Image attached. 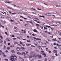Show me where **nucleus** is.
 Wrapping results in <instances>:
<instances>
[{
  "label": "nucleus",
  "instance_id": "1",
  "mask_svg": "<svg viewBox=\"0 0 61 61\" xmlns=\"http://www.w3.org/2000/svg\"><path fill=\"white\" fill-rule=\"evenodd\" d=\"M39 4H40V5L41 6H43L44 7H46V5H47V6L48 5L46 3H41V2L39 3V2H37L36 3V5H39Z\"/></svg>",
  "mask_w": 61,
  "mask_h": 61
},
{
  "label": "nucleus",
  "instance_id": "2",
  "mask_svg": "<svg viewBox=\"0 0 61 61\" xmlns=\"http://www.w3.org/2000/svg\"><path fill=\"white\" fill-rule=\"evenodd\" d=\"M17 59V57L15 56H12L10 58V59L11 61H14Z\"/></svg>",
  "mask_w": 61,
  "mask_h": 61
},
{
  "label": "nucleus",
  "instance_id": "3",
  "mask_svg": "<svg viewBox=\"0 0 61 61\" xmlns=\"http://www.w3.org/2000/svg\"><path fill=\"white\" fill-rule=\"evenodd\" d=\"M30 56L29 57V58H32L33 57V56L34 57L36 58L37 57V56L36 54H34V53L32 52H31L30 53Z\"/></svg>",
  "mask_w": 61,
  "mask_h": 61
},
{
  "label": "nucleus",
  "instance_id": "4",
  "mask_svg": "<svg viewBox=\"0 0 61 61\" xmlns=\"http://www.w3.org/2000/svg\"><path fill=\"white\" fill-rule=\"evenodd\" d=\"M14 30L15 32H17V28L16 27H14Z\"/></svg>",
  "mask_w": 61,
  "mask_h": 61
},
{
  "label": "nucleus",
  "instance_id": "5",
  "mask_svg": "<svg viewBox=\"0 0 61 61\" xmlns=\"http://www.w3.org/2000/svg\"><path fill=\"white\" fill-rule=\"evenodd\" d=\"M29 56V55L28 54H26L24 56V57L25 58H27Z\"/></svg>",
  "mask_w": 61,
  "mask_h": 61
},
{
  "label": "nucleus",
  "instance_id": "6",
  "mask_svg": "<svg viewBox=\"0 0 61 61\" xmlns=\"http://www.w3.org/2000/svg\"><path fill=\"white\" fill-rule=\"evenodd\" d=\"M46 51H48V52L49 53H51V51H48V49L47 48H46Z\"/></svg>",
  "mask_w": 61,
  "mask_h": 61
},
{
  "label": "nucleus",
  "instance_id": "7",
  "mask_svg": "<svg viewBox=\"0 0 61 61\" xmlns=\"http://www.w3.org/2000/svg\"><path fill=\"white\" fill-rule=\"evenodd\" d=\"M44 19L46 21H49V19L47 18H45Z\"/></svg>",
  "mask_w": 61,
  "mask_h": 61
},
{
  "label": "nucleus",
  "instance_id": "8",
  "mask_svg": "<svg viewBox=\"0 0 61 61\" xmlns=\"http://www.w3.org/2000/svg\"><path fill=\"white\" fill-rule=\"evenodd\" d=\"M43 54L44 56L45 57H46V53H45V52H43Z\"/></svg>",
  "mask_w": 61,
  "mask_h": 61
},
{
  "label": "nucleus",
  "instance_id": "9",
  "mask_svg": "<svg viewBox=\"0 0 61 61\" xmlns=\"http://www.w3.org/2000/svg\"><path fill=\"white\" fill-rule=\"evenodd\" d=\"M38 57H39V58H42V56L41 55H38Z\"/></svg>",
  "mask_w": 61,
  "mask_h": 61
},
{
  "label": "nucleus",
  "instance_id": "10",
  "mask_svg": "<svg viewBox=\"0 0 61 61\" xmlns=\"http://www.w3.org/2000/svg\"><path fill=\"white\" fill-rule=\"evenodd\" d=\"M0 17H1V18H4V16H3V15L0 14Z\"/></svg>",
  "mask_w": 61,
  "mask_h": 61
},
{
  "label": "nucleus",
  "instance_id": "11",
  "mask_svg": "<svg viewBox=\"0 0 61 61\" xmlns=\"http://www.w3.org/2000/svg\"><path fill=\"white\" fill-rule=\"evenodd\" d=\"M5 3H6V5H7V3H11V2H10L9 1H8V2H7V1H6L5 2Z\"/></svg>",
  "mask_w": 61,
  "mask_h": 61
},
{
  "label": "nucleus",
  "instance_id": "12",
  "mask_svg": "<svg viewBox=\"0 0 61 61\" xmlns=\"http://www.w3.org/2000/svg\"><path fill=\"white\" fill-rule=\"evenodd\" d=\"M0 42L1 43H2V44H3L4 43V42L3 41H1V39L0 38Z\"/></svg>",
  "mask_w": 61,
  "mask_h": 61
},
{
  "label": "nucleus",
  "instance_id": "13",
  "mask_svg": "<svg viewBox=\"0 0 61 61\" xmlns=\"http://www.w3.org/2000/svg\"><path fill=\"white\" fill-rule=\"evenodd\" d=\"M21 14H22V15H27V14H26L24 13H23L22 12H21Z\"/></svg>",
  "mask_w": 61,
  "mask_h": 61
},
{
  "label": "nucleus",
  "instance_id": "14",
  "mask_svg": "<svg viewBox=\"0 0 61 61\" xmlns=\"http://www.w3.org/2000/svg\"><path fill=\"white\" fill-rule=\"evenodd\" d=\"M30 45H31V44H26V46H30Z\"/></svg>",
  "mask_w": 61,
  "mask_h": 61
},
{
  "label": "nucleus",
  "instance_id": "15",
  "mask_svg": "<svg viewBox=\"0 0 61 61\" xmlns=\"http://www.w3.org/2000/svg\"><path fill=\"white\" fill-rule=\"evenodd\" d=\"M25 26V27H28V25L27 24H25L24 25Z\"/></svg>",
  "mask_w": 61,
  "mask_h": 61
},
{
  "label": "nucleus",
  "instance_id": "16",
  "mask_svg": "<svg viewBox=\"0 0 61 61\" xmlns=\"http://www.w3.org/2000/svg\"><path fill=\"white\" fill-rule=\"evenodd\" d=\"M28 50L29 51H31L32 50V48H29Z\"/></svg>",
  "mask_w": 61,
  "mask_h": 61
},
{
  "label": "nucleus",
  "instance_id": "17",
  "mask_svg": "<svg viewBox=\"0 0 61 61\" xmlns=\"http://www.w3.org/2000/svg\"><path fill=\"white\" fill-rule=\"evenodd\" d=\"M0 53H1V54H4V53H3V52L1 50H0Z\"/></svg>",
  "mask_w": 61,
  "mask_h": 61
},
{
  "label": "nucleus",
  "instance_id": "18",
  "mask_svg": "<svg viewBox=\"0 0 61 61\" xmlns=\"http://www.w3.org/2000/svg\"><path fill=\"white\" fill-rule=\"evenodd\" d=\"M53 52H54V53H57V51H56V50H54L53 51Z\"/></svg>",
  "mask_w": 61,
  "mask_h": 61
},
{
  "label": "nucleus",
  "instance_id": "19",
  "mask_svg": "<svg viewBox=\"0 0 61 61\" xmlns=\"http://www.w3.org/2000/svg\"><path fill=\"white\" fill-rule=\"evenodd\" d=\"M34 32H36V33H37V30H36V29H34L33 30Z\"/></svg>",
  "mask_w": 61,
  "mask_h": 61
},
{
  "label": "nucleus",
  "instance_id": "20",
  "mask_svg": "<svg viewBox=\"0 0 61 61\" xmlns=\"http://www.w3.org/2000/svg\"><path fill=\"white\" fill-rule=\"evenodd\" d=\"M11 52L12 53H15V51L13 50H12L11 51Z\"/></svg>",
  "mask_w": 61,
  "mask_h": 61
},
{
  "label": "nucleus",
  "instance_id": "21",
  "mask_svg": "<svg viewBox=\"0 0 61 61\" xmlns=\"http://www.w3.org/2000/svg\"><path fill=\"white\" fill-rule=\"evenodd\" d=\"M14 43L15 45H16V44H18L17 42H15V41L14 42Z\"/></svg>",
  "mask_w": 61,
  "mask_h": 61
},
{
  "label": "nucleus",
  "instance_id": "22",
  "mask_svg": "<svg viewBox=\"0 0 61 61\" xmlns=\"http://www.w3.org/2000/svg\"><path fill=\"white\" fill-rule=\"evenodd\" d=\"M0 38L1 39H3V37H2V36H1V35H0Z\"/></svg>",
  "mask_w": 61,
  "mask_h": 61
},
{
  "label": "nucleus",
  "instance_id": "23",
  "mask_svg": "<svg viewBox=\"0 0 61 61\" xmlns=\"http://www.w3.org/2000/svg\"><path fill=\"white\" fill-rule=\"evenodd\" d=\"M27 42H31V41L30 40H29V41L28 40H27Z\"/></svg>",
  "mask_w": 61,
  "mask_h": 61
},
{
  "label": "nucleus",
  "instance_id": "24",
  "mask_svg": "<svg viewBox=\"0 0 61 61\" xmlns=\"http://www.w3.org/2000/svg\"><path fill=\"white\" fill-rule=\"evenodd\" d=\"M10 21H11V22H14V20H12L11 19H10Z\"/></svg>",
  "mask_w": 61,
  "mask_h": 61
},
{
  "label": "nucleus",
  "instance_id": "25",
  "mask_svg": "<svg viewBox=\"0 0 61 61\" xmlns=\"http://www.w3.org/2000/svg\"><path fill=\"white\" fill-rule=\"evenodd\" d=\"M6 40H7V41H10V40H9V39H8V38H7Z\"/></svg>",
  "mask_w": 61,
  "mask_h": 61
},
{
  "label": "nucleus",
  "instance_id": "26",
  "mask_svg": "<svg viewBox=\"0 0 61 61\" xmlns=\"http://www.w3.org/2000/svg\"><path fill=\"white\" fill-rule=\"evenodd\" d=\"M56 34H58L59 33V31L58 30H57L56 31Z\"/></svg>",
  "mask_w": 61,
  "mask_h": 61
},
{
  "label": "nucleus",
  "instance_id": "27",
  "mask_svg": "<svg viewBox=\"0 0 61 61\" xmlns=\"http://www.w3.org/2000/svg\"><path fill=\"white\" fill-rule=\"evenodd\" d=\"M2 23H3L4 24H5V21H3Z\"/></svg>",
  "mask_w": 61,
  "mask_h": 61
},
{
  "label": "nucleus",
  "instance_id": "28",
  "mask_svg": "<svg viewBox=\"0 0 61 61\" xmlns=\"http://www.w3.org/2000/svg\"><path fill=\"white\" fill-rule=\"evenodd\" d=\"M39 49H41V50H43L42 48L41 47H39Z\"/></svg>",
  "mask_w": 61,
  "mask_h": 61
},
{
  "label": "nucleus",
  "instance_id": "29",
  "mask_svg": "<svg viewBox=\"0 0 61 61\" xmlns=\"http://www.w3.org/2000/svg\"><path fill=\"white\" fill-rule=\"evenodd\" d=\"M54 56H52V57H51L52 59H54Z\"/></svg>",
  "mask_w": 61,
  "mask_h": 61
},
{
  "label": "nucleus",
  "instance_id": "30",
  "mask_svg": "<svg viewBox=\"0 0 61 61\" xmlns=\"http://www.w3.org/2000/svg\"><path fill=\"white\" fill-rule=\"evenodd\" d=\"M45 37H47V35L46 34H45Z\"/></svg>",
  "mask_w": 61,
  "mask_h": 61
},
{
  "label": "nucleus",
  "instance_id": "31",
  "mask_svg": "<svg viewBox=\"0 0 61 61\" xmlns=\"http://www.w3.org/2000/svg\"><path fill=\"white\" fill-rule=\"evenodd\" d=\"M4 60H5L6 61H8V59H5Z\"/></svg>",
  "mask_w": 61,
  "mask_h": 61
},
{
  "label": "nucleus",
  "instance_id": "32",
  "mask_svg": "<svg viewBox=\"0 0 61 61\" xmlns=\"http://www.w3.org/2000/svg\"><path fill=\"white\" fill-rule=\"evenodd\" d=\"M21 51H25V50L24 49H23L21 50Z\"/></svg>",
  "mask_w": 61,
  "mask_h": 61
},
{
  "label": "nucleus",
  "instance_id": "33",
  "mask_svg": "<svg viewBox=\"0 0 61 61\" xmlns=\"http://www.w3.org/2000/svg\"><path fill=\"white\" fill-rule=\"evenodd\" d=\"M37 40H40V41H41V39L39 38H37Z\"/></svg>",
  "mask_w": 61,
  "mask_h": 61
},
{
  "label": "nucleus",
  "instance_id": "34",
  "mask_svg": "<svg viewBox=\"0 0 61 61\" xmlns=\"http://www.w3.org/2000/svg\"><path fill=\"white\" fill-rule=\"evenodd\" d=\"M31 9H32V10H35V11H36V10H35V9H34L32 8H31Z\"/></svg>",
  "mask_w": 61,
  "mask_h": 61
},
{
  "label": "nucleus",
  "instance_id": "35",
  "mask_svg": "<svg viewBox=\"0 0 61 61\" xmlns=\"http://www.w3.org/2000/svg\"><path fill=\"white\" fill-rule=\"evenodd\" d=\"M13 40H15V39H16V38H13Z\"/></svg>",
  "mask_w": 61,
  "mask_h": 61
},
{
  "label": "nucleus",
  "instance_id": "36",
  "mask_svg": "<svg viewBox=\"0 0 61 61\" xmlns=\"http://www.w3.org/2000/svg\"><path fill=\"white\" fill-rule=\"evenodd\" d=\"M31 14H36V13L32 12L31 13Z\"/></svg>",
  "mask_w": 61,
  "mask_h": 61
},
{
  "label": "nucleus",
  "instance_id": "37",
  "mask_svg": "<svg viewBox=\"0 0 61 61\" xmlns=\"http://www.w3.org/2000/svg\"><path fill=\"white\" fill-rule=\"evenodd\" d=\"M55 55L56 56H58V54H57V53H56L55 54Z\"/></svg>",
  "mask_w": 61,
  "mask_h": 61
},
{
  "label": "nucleus",
  "instance_id": "38",
  "mask_svg": "<svg viewBox=\"0 0 61 61\" xmlns=\"http://www.w3.org/2000/svg\"><path fill=\"white\" fill-rule=\"evenodd\" d=\"M17 54H18L19 55H20V53H19V52H17Z\"/></svg>",
  "mask_w": 61,
  "mask_h": 61
},
{
  "label": "nucleus",
  "instance_id": "39",
  "mask_svg": "<svg viewBox=\"0 0 61 61\" xmlns=\"http://www.w3.org/2000/svg\"><path fill=\"white\" fill-rule=\"evenodd\" d=\"M25 54H27L28 53V51H25Z\"/></svg>",
  "mask_w": 61,
  "mask_h": 61
},
{
  "label": "nucleus",
  "instance_id": "40",
  "mask_svg": "<svg viewBox=\"0 0 61 61\" xmlns=\"http://www.w3.org/2000/svg\"><path fill=\"white\" fill-rule=\"evenodd\" d=\"M20 9H21V10H23V9L22 7H20Z\"/></svg>",
  "mask_w": 61,
  "mask_h": 61
},
{
  "label": "nucleus",
  "instance_id": "41",
  "mask_svg": "<svg viewBox=\"0 0 61 61\" xmlns=\"http://www.w3.org/2000/svg\"><path fill=\"white\" fill-rule=\"evenodd\" d=\"M33 38H34V39H36V40H37V39L36 38L34 37Z\"/></svg>",
  "mask_w": 61,
  "mask_h": 61
},
{
  "label": "nucleus",
  "instance_id": "42",
  "mask_svg": "<svg viewBox=\"0 0 61 61\" xmlns=\"http://www.w3.org/2000/svg\"><path fill=\"white\" fill-rule=\"evenodd\" d=\"M20 44H21V45H22V44H23V43H22V42H21V41H20Z\"/></svg>",
  "mask_w": 61,
  "mask_h": 61
},
{
  "label": "nucleus",
  "instance_id": "43",
  "mask_svg": "<svg viewBox=\"0 0 61 61\" xmlns=\"http://www.w3.org/2000/svg\"><path fill=\"white\" fill-rule=\"evenodd\" d=\"M36 51H37V52H39V50H36Z\"/></svg>",
  "mask_w": 61,
  "mask_h": 61
},
{
  "label": "nucleus",
  "instance_id": "44",
  "mask_svg": "<svg viewBox=\"0 0 61 61\" xmlns=\"http://www.w3.org/2000/svg\"><path fill=\"white\" fill-rule=\"evenodd\" d=\"M23 34H24V33H26V31H25V30H24V32H23Z\"/></svg>",
  "mask_w": 61,
  "mask_h": 61
},
{
  "label": "nucleus",
  "instance_id": "45",
  "mask_svg": "<svg viewBox=\"0 0 61 61\" xmlns=\"http://www.w3.org/2000/svg\"><path fill=\"white\" fill-rule=\"evenodd\" d=\"M37 9H38V10H41V9H39V8H37Z\"/></svg>",
  "mask_w": 61,
  "mask_h": 61
},
{
  "label": "nucleus",
  "instance_id": "46",
  "mask_svg": "<svg viewBox=\"0 0 61 61\" xmlns=\"http://www.w3.org/2000/svg\"><path fill=\"white\" fill-rule=\"evenodd\" d=\"M54 14H56V11H54Z\"/></svg>",
  "mask_w": 61,
  "mask_h": 61
},
{
  "label": "nucleus",
  "instance_id": "47",
  "mask_svg": "<svg viewBox=\"0 0 61 61\" xmlns=\"http://www.w3.org/2000/svg\"><path fill=\"white\" fill-rule=\"evenodd\" d=\"M55 6H56V7H58V5H55Z\"/></svg>",
  "mask_w": 61,
  "mask_h": 61
},
{
  "label": "nucleus",
  "instance_id": "48",
  "mask_svg": "<svg viewBox=\"0 0 61 61\" xmlns=\"http://www.w3.org/2000/svg\"><path fill=\"white\" fill-rule=\"evenodd\" d=\"M23 55V54L22 53H20V55Z\"/></svg>",
  "mask_w": 61,
  "mask_h": 61
},
{
  "label": "nucleus",
  "instance_id": "49",
  "mask_svg": "<svg viewBox=\"0 0 61 61\" xmlns=\"http://www.w3.org/2000/svg\"><path fill=\"white\" fill-rule=\"evenodd\" d=\"M33 20L34 21H36V22H37V21L36 20Z\"/></svg>",
  "mask_w": 61,
  "mask_h": 61
},
{
  "label": "nucleus",
  "instance_id": "50",
  "mask_svg": "<svg viewBox=\"0 0 61 61\" xmlns=\"http://www.w3.org/2000/svg\"><path fill=\"white\" fill-rule=\"evenodd\" d=\"M47 40L48 41H50H50H51V40H50L48 39Z\"/></svg>",
  "mask_w": 61,
  "mask_h": 61
},
{
  "label": "nucleus",
  "instance_id": "51",
  "mask_svg": "<svg viewBox=\"0 0 61 61\" xmlns=\"http://www.w3.org/2000/svg\"><path fill=\"white\" fill-rule=\"evenodd\" d=\"M18 14H19V15H20V14H21V13L19 12L18 13Z\"/></svg>",
  "mask_w": 61,
  "mask_h": 61
},
{
  "label": "nucleus",
  "instance_id": "52",
  "mask_svg": "<svg viewBox=\"0 0 61 61\" xmlns=\"http://www.w3.org/2000/svg\"><path fill=\"white\" fill-rule=\"evenodd\" d=\"M7 48L8 50H9V49H10V47H8Z\"/></svg>",
  "mask_w": 61,
  "mask_h": 61
},
{
  "label": "nucleus",
  "instance_id": "53",
  "mask_svg": "<svg viewBox=\"0 0 61 61\" xmlns=\"http://www.w3.org/2000/svg\"><path fill=\"white\" fill-rule=\"evenodd\" d=\"M44 29H46V30H47V28H46V27H44Z\"/></svg>",
  "mask_w": 61,
  "mask_h": 61
},
{
  "label": "nucleus",
  "instance_id": "54",
  "mask_svg": "<svg viewBox=\"0 0 61 61\" xmlns=\"http://www.w3.org/2000/svg\"><path fill=\"white\" fill-rule=\"evenodd\" d=\"M20 17H22V18H24V17H23L22 16H21V15H20Z\"/></svg>",
  "mask_w": 61,
  "mask_h": 61
},
{
  "label": "nucleus",
  "instance_id": "55",
  "mask_svg": "<svg viewBox=\"0 0 61 61\" xmlns=\"http://www.w3.org/2000/svg\"><path fill=\"white\" fill-rule=\"evenodd\" d=\"M20 17H22V18H24V17H23L22 16H21V15H20Z\"/></svg>",
  "mask_w": 61,
  "mask_h": 61
},
{
  "label": "nucleus",
  "instance_id": "56",
  "mask_svg": "<svg viewBox=\"0 0 61 61\" xmlns=\"http://www.w3.org/2000/svg\"><path fill=\"white\" fill-rule=\"evenodd\" d=\"M45 61H47V59H45Z\"/></svg>",
  "mask_w": 61,
  "mask_h": 61
},
{
  "label": "nucleus",
  "instance_id": "57",
  "mask_svg": "<svg viewBox=\"0 0 61 61\" xmlns=\"http://www.w3.org/2000/svg\"><path fill=\"white\" fill-rule=\"evenodd\" d=\"M36 25H37V26H39V24H36Z\"/></svg>",
  "mask_w": 61,
  "mask_h": 61
},
{
  "label": "nucleus",
  "instance_id": "58",
  "mask_svg": "<svg viewBox=\"0 0 61 61\" xmlns=\"http://www.w3.org/2000/svg\"><path fill=\"white\" fill-rule=\"evenodd\" d=\"M12 36L13 37H14V35H12Z\"/></svg>",
  "mask_w": 61,
  "mask_h": 61
},
{
  "label": "nucleus",
  "instance_id": "59",
  "mask_svg": "<svg viewBox=\"0 0 61 61\" xmlns=\"http://www.w3.org/2000/svg\"><path fill=\"white\" fill-rule=\"evenodd\" d=\"M52 41H55V40L54 39H53L52 40Z\"/></svg>",
  "mask_w": 61,
  "mask_h": 61
},
{
  "label": "nucleus",
  "instance_id": "60",
  "mask_svg": "<svg viewBox=\"0 0 61 61\" xmlns=\"http://www.w3.org/2000/svg\"><path fill=\"white\" fill-rule=\"evenodd\" d=\"M56 45H57L58 46H59V45H58V44H56Z\"/></svg>",
  "mask_w": 61,
  "mask_h": 61
},
{
  "label": "nucleus",
  "instance_id": "61",
  "mask_svg": "<svg viewBox=\"0 0 61 61\" xmlns=\"http://www.w3.org/2000/svg\"><path fill=\"white\" fill-rule=\"evenodd\" d=\"M51 15V14L50 13H49V15Z\"/></svg>",
  "mask_w": 61,
  "mask_h": 61
},
{
  "label": "nucleus",
  "instance_id": "62",
  "mask_svg": "<svg viewBox=\"0 0 61 61\" xmlns=\"http://www.w3.org/2000/svg\"><path fill=\"white\" fill-rule=\"evenodd\" d=\"M45 33H47V34H48V32H47V31H45Z\"/></svg>",
  "mask_w": 61,
  "mask_h": 61
},
{
  "label": "nucleus",
  "instance_id": "63",
  "mask_svg": "<svg viewBox=\"0 0 61 61\" xmlns=\"http://www.w3.org/2000/svg\"><path fill=\"white\" fill-rule=\"evenodd\" d=\"M9 13H10V14H12V12H11L10 11H9Z\"/></svg>",
  "mask_w": 61,
  "mask_h": 61
},
{
  "label": "nucleus",
  "instance_id": "64",
  "mask_svg": "<svg viewBox=\"0 0 61 61\" xmlns=\"http://www.w3.org/2000/svg\"><path fill=\"white\" fill-rule=\"evenodd\" d=\"M29 23H33V22H32L31 21H29Z\"/></svg>",
  "mask_w": 61,
  "mask_h": 61
}]
</instances>
